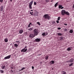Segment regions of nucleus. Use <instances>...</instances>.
I'll use <instances>...</instances> for the list:
<instances>
[{
	"label": "nucleus",
	"instance_id": "29",
	"mask_svg": "<svg viewBox=\"0 0 74 74\" xmlns=\"http://www.w3.org/2000/svg\"><path fill=\"white\" fill-rule=\"evenodd\" d=\"M30 14H31V15H33V12H30Z\"/></svg>",
	"mask_w": 74,
	"mask_h": 74
},
{
	"label": "nucleus",
	"instance_id": "38",
	"mask_svg": "<svg viewBox=\"0 0 74 74\" xmlns=\"http://www.w3.org/2000/svg\"><path fill=\"white\" fill-rule=\"evenodd\" d=\"M25 68H23L21 69V70H24L25 69Z\"/></svg>",
	"mask_w": 74,
	"mask_h": 74
},
{
	"label": "nucleus",
	"instance_id": "4",
	"mask_svg": "<svg viewBox=\"0 0 74 74\" xmlns=\"http://www.w3.org/2000/svg\"><path fill=\"white\" fill-rule=\"evenodd\" d=\"M66 10H62L61 11V14L62 15H64L66 14Z\"/></svg>",
	"mask_w": 74,
	"mask_h": 74
},
{
	"label": "nucleus",
	"instance_id": "19",
	"mask_svg": "<svg viewBox=\"0 0 74 74\" xmlns=\"http://www.w3.org/2000/svg\"><path fill=\"white\" fill-rule=\"evenodd\" d=\"M58 2H57L55 4L54 6L55 7H57V5H58Z\"/></svg>",
	"mask_w": 74,
	"mask_h": 74
},
{
	"label": "nucleus",
	"instance_id": "51",
	"mask_svg": "<svg viewBox=\"0 0 74 74\" xmlns=\"http://www.w3.org/2000/svg\"><path fill=\"white\" fill-rule=\"evenodd\" d=\"M53 2V0H52L51 1V2Z\"/></svg>",
	"mask_w": 74,
	"mask_h": 74
},
{
	"label": "nucleus",
	"instance_id": "16",
	"mask_svg": "<svg viewBox=\"0 0 74 74\" xmlns=\"http://www.w3.org/2000/svg\"><path fill=\"white\" fill-rule=\"evenodd\" d=\"M1 68L2 69H5V65H3L1 66Z\"/></svg>",
	"mask_w": 74,
	"mask_h": 74
},
{
	"label": "nucleus",
	"instance_id": "34",
	"mask_svg": "<svg viewBox=\"0 0 74 74\" xmlns=\"http://www.w3.org/2000/svg\"><path fill=\"white\" fill-rule=\"evenodd\" d=\"M34 5H36L37 4V3L36 2H34Z\"/></svg>",
	"mask_w": 74,
	"mask_h": 74
},
{
	"label": "nucleus",
	"instance_id": "50",
	"mask_svg": "<svg viewBox=\"0 0 74 74\" xmlns=\"http://www.w3.org/2000/svg\"><path fill=\"white\" fill-rule=\"evenodd\" d=\"M33 10H30V11H33Z\"/></svg>",
	"mask_w": 74,
	"mask_h": 74
},
{
	"label": "nucleus",
	"instance_id": "12",
	"mask_svg": "<svg viewBox=\"0 0 74 74\" xmlns=\"http://www.w3.org/2000/svg\"><path fill=\"white\" fill-rule=\"evenodd\" d=\"M60 41H62L63 40V37L62 36H60Z\"/></svg>",
	"mask_w": 74,
	"mask_h": 74
},
{
	"label": "nucleus",
	"instance_id": "8",
	"mask_svg": "<svg viewBox=\"0 0 74 74\" xmlns=\"http://www.w3.org/2000/svg\"><path fill=\"white\" fill-rule=\"evenodd\" d=\"M73 60H74V59L73 58H71L69 61V62L70 63H72V62H73Z\"/></svg>",
	"mask_w": 74,
	"mask_h": 74
},
{
	"label": "nucleus",
	"instance_id": "22",
	"mask_svg": "<svg viewBox=\"0 0 74 74\" xmlns=\"http://www.w3.org/2000/svg\"><path fill=\"white\" fill-rule=\"evenodd\" d=\"M14 46L15 47H18V45H17V44H14Z\"/></svg>",
	"mask_w": 74,
	"mask_h": 74
},
{
	"label": "nucleus",
	"instance_id": "28",
	"mask_svg": "<svg viewBox=\"0 0 74 74\" xmlns=\"http://www.w3.org/2000/svg\"><path fill=\"white\" fill-rule=\"evenodd\" d=\"M60 19V17H58L57 19L58 21H59Z\"/></svg>",
	"mask_w": 74,
	"mask_h": 74
},
{
	"label": "nucleus",
	"instance_id": "20",
	"mask_svg": "<svg viewBox=\"0 0 74 74\" xmlns=\"http://www.w3.org/2000/svg\"><path fill=\"white\" fill-rule=\"evenodd\" d=\"M32 25V23H29V25L28 26V27H30V25Z\"/></svg>",
	"mask_w": 74,
	"mask_h": 74
},
{
	"label": "nucleus",
	"instance_id": "26",
	"mask_svg": "<svg viewBox=\"0 0 74 74\" xmlns=\"http://www.w3.org/2000/svg\"><path fill=\"white\" fill-rule=\"evenodd\" d=\"M3 7H1V11H3Z\"/></svg>",
	"mask_w": 74,
	"mask_h": 74
},
{
	"label": "nucleus",
	"instance_id": "30",
	"mask_svg": "<svg viewBox=\"0 0 74 74\" xmlns=\"http://www.w3.org/2000/svg\"><path fill=\"white\" fill-rule=\"evenodd\" d=\"M73 63L71 64H70L69 65V67L71 66H72V65H73Z\"/></svg>",
	"mask_w": 74,
	"mask_h": 74
},
{
	"label": "nucleus",
	"instance_id": "36",
	"mask_svg": "<svg viewBox=\"0 0 74 74\" xmlns=\"http://www.w3.org/2000/svg\"><path fill=\"white\" fill-rule=\"evenodd\" d=\"M52 23H53V24H55V21H53L52 22Z\"/></svg>",
	"mask_w": 74,
	"mask_h": 74
},
{
	"label": "nucleus",
	"instance_id": "37",
	"mask_svg": "<svg viewBox=\"0 0 74 74\" xmlns=\"http://www.w3.org/2000/svg\"><path fill=\"white\" fill-rule=\"evenodd\" d=\"M58 30H60L61 29V28L60 27H58Z\"/></svg>",
	"mask_w": 74,
	"mask_h": 74
},
{
	"label": "nucleus",
	"instance_id": "41",
	"mask_svg": "<svg viewBox=\"0 0 74 74\" xmlns=\"http://www.w3.org/2000/svg\"><path fill=\"white\" fill-rule=\"evenodd\" d=\"M64 31L66 32V31H67V29H64Z\"/></svg>",
	"mask_w": 74,
	"mask_h": 74
},
{
	"label": "nucleus",
	"instance_id": "32",
	"mask_svg": "<svg viewBox=\"0 0 74 74\" xmlns=\"http://www.w3.org/2000/svg\"><path fill=\"white\" fill-rule=\"evenodd\" d=\"M16 42H18V45H19V44H20V42H19V41H16Z\"/></svg>",
	"mask_w": 74,
	"mask_h": 74
},
{
	"label": "nucleus",
	"instance_id": "46",
	"mask_svg": "<svg viewBox=\"0 0 74 74\" xmlns=\"http://www.w3.org/2000/svg\"><path fill=\"white\" fill-rule=\"evenodd\" d=\"M64 7H61V9H63V8H64Z\"/></svg>",
	"mask_w": 74,
	"mask_h": 74
},
{
	"label": "nucleus",
	"instance_id": "10",
	"mask_svg": "<svg viewBox=\"0 0 74 74\" xmlns=\"http://www.w3.org/2000/svg\"><path fill=\"white\" fill-rule=\"evenodd\" d=\"M65 15H68V16H69L70 15V13L68 12H65Z\"/></svg>",
	"mask_w": 74,
	"mask_h": 74
},
{
	"label": "nucleus",
	"instance_id": "39",
	"mask_svg": "<svg viewBox=\"0 0 74 74\" xmlns=\"http://www.w3.org/2000/svg\"><path fill=\"white\" fill-rule=\"evenodd\" d=\"M48 34V33L46 32L45 33V36H46Z\"/></svg>",
	"mask_w": 74,
	"mask_h": 74
},
{
	"label": "nucleus",
	"instance_id": "35",
	"mask_svg": "<svg viewBox=\"0 0 74 74\" xmlns=\"http://www.w3.org/2000/svg\"><path fill=\"white\" fill-rule=\"evenodd\" d=\"M3 0H0V2H1V3H3Z\"/></svg>",
	"mask_w": 74,
	"mask_h": 74
},
{
	"label": "nucleus",
	"instance_id": "3",
	"mask_svg": "<svg viewBox=\"0 0 74 74\" xmlns=\"http://www.w3.org/2000/svg\"><path fill=\"white\" fill-rule=\"evenodd\" d=\"M33 1H31L29 3V7L30 9H32V4H33Z\"/></svg>",
	"mask_w": 74,
	"mask_h": 74
},
{
	"label": "nucleus",
	"instance_id": "42",
	"mask_svg": "<svg viewBox=\"0 0 74 74\" xmlns=\"http://www.w3.org/2000/svg\"><path fill=\"white\" fill-rule=\"evenodd\" d=\"M11 71L12 73H13V72H14V71H13L11 69Z\"/></svg>",
	"mask_w": 74,
	"mask_h": 74
},
{
	"label": "nucleus",
	"instance_id": "14",
	"mask_svg": "<svg viewBox=\"0 0 74 74\" xmlns=\"http://www.w3.org/2000/svg\"><path fill=\"white\" fill-rule=\"evenodd\" d=\"M58 36H61L63 35V34L62 33H58L57 34Z\"/></svg>",
	"mask_w": 74,
	"mask_h": 74
},
{
	"label": "nucleus",
	"instance_id": "17",
	"mask_svg": "<svg viewBox=\"0 0 74 74\" xmlns=\"http://www.w3.org/2000/svg\"><path fill=\"white\" fill-rule=\"evenodd\" d=\"M33 27H32V28H30L29 29H28V30L29 31H32V30H33Z\"/></svg>",
	"mask_w": 74,
	"mask_h": 74
},
{
	"label": "nucleus",
	"instance_id": "7",
	"mask_svg": "<svg viewBox=\"0 0 74 74\" xmlns=\"http://www.w3.org/2000/svg\"><path fill=\"white\" fill-rule=\"evenodd\" d=\"M41 39L40 38H37L35 39V41L36 42H39L40 41Z\"/></svg>",
	"mask_w": 74,
	"mask_h": 74
},
{
	"label": "nucleus",
	"instance_id": "18",
	"mask_svg": "<svg viewBox=\"0 0 74 74\" xmlns=\"http://www.w3.org/2000/svg\"><path fill=\"white\" fill-rule=\"evenodd\" d=\"M5 42H8V39L7 38L5 39Z\"/></svg>",
	"mask_w": 74,
	"mask_h": 74
},
{
	"label": "nucleus",
	"instance_id": "2",
	"mask_svg": "<svg viewBox=\"0 0 74 74\" xmlns=\"http://www.w3.org/2000/svg\"><path fill=\"white\" fill-rule=\"evenodd\" d=\"M33 32L34 34V36H37L38 34V30L37 29H35L34 30Z\"/></svg>",
	"mask_w": 74,
	"mask_h": 74
},
{
	"label": "nucleus",
	"instance_id": "1",
	"mask_svg": "<svg viewBox=\"0 0 74 74\" xmlns=\"http://www.w3.org/2000/svg\"><path fill=\"white\" fill-rule=\"evenodd\" d=\"M43 17H44L45 19L49 20L51 18V16H50L48 14H46L43 16Z\"/></svg>",
	"mask_w": 74,
	"mask_h": 74
},
{
	"label": "nucleus",
	"instance_id": "48",
	"mask_svg": "<svg viewBox=\"0 0 74 74\" xmlns=\"http://www.w3.org/2000/svg\"><path fill=\"white\" fill-rule=\"evenodd\" d=\"M10 69H14V68H13V67H12L10 68Z\"/></svg>",
	"mask_w": 74,
	"mask_h": 74
},
{
	"label": "nucleus",
	"instance_id": "27",
	"mask_svg": "<svg viewBox=\"0 0 74 74\" xmlns=\"http://www.w3.org/2000/svg\"><path fill=\"white\" fill-rule=\"evenodd\" d=\"M58 7H59V8H61L62 7V5H59Z\"/></svg>",
	"mask_w": 74,
	"mask_h": 74
},
{
	"label": "nucleus",
	"instance_id": "52",
	"mask_svg": "<svg viewBox=\"0 0 74 74\" xmlns=\"http://www.w3.org/2000/svg\"><path fill=\"white\" fill-rule=\"evenodd\" d=\"M19 71H22V69H21V70H20Z\"/></svg>",
	"mask_w": 74,
	"mask_h": 74
},
{
	"label": "nucleus",
	"instance_id": "43",
	"mask_svg": "<svg viewBox=\"0 0 74 74\" xmlns=\"http://www.w3.org/2000/svg\"><path fill=\"white\" fill-rule=\"evenodd\" d=\"M64 25H65L66 26H67V24L66 23L64 24Z\"/></svg>",
	"mask_w": 74,
	"mask_h": 74
},
{
	"label": "nucleus",
	"instance_id": "9",
	"mask_svg": "<svg viewBox=\"0 0 74 74\" xmlns=\"http://www.w3.org/2000/svg\"><path fill=\"white\" fill-rule=\"evenodd\" d=\"M23 32V29H21L19 31V33L20 34H21V33H22Z\"/></svg>",
	"mask_w": 74,
	"mask_h": 74
},
{
	"label": "nucleus",
	"instance_id": "40",
	"mask_svg": "<svg viewBox=\"0 0 74 74\" xmlns=\"http://www.w3.org/2000/svg\"><path fill=\"white\" fill-rule=\"evenodd\" d=\"M56 22L57 23H59V21L58 20V21H56Z\"/></svg>",
	"mask_w": 74,
	"mask_h": 74
},
{
	"label": "nucleus",
	"instance_id": "47",
	"mask_svg": "<svg viewBox=\"0 0 74 74\" xmlns=\"http://www.w3.org/2000/svg\"><path fill=\"white\" fill-rule=\"evenodd\" d=\"M27 48V47L25 46V48H25V49H27V48Z\"/></svg>",
	"mask_w": 74,
	"mask_h": 74
},
{
	"label": "nucleus",
	"instance_id": "45",
	"mask_svg": "<svg viewBox=\"0 0 74 74\" xmlns=\"http://www.w3.org/2000/svg\"><path fill=\"white\" fill-rule=\"evenodd\" d=\"M66 72H64V73H63V74H66Z\"/></svg>",
	"mask_w": 74,
	"mask_h": 74
},
{
	"label": "nucleus",
	"instance_id": "11",
	"mask_svg": "<svg viewBox=\"0 0 74 74\" xmlns=\"http://www.w3.org/2000/svg\"><path fill=\"white\" fill-rule=\"evenodd\" d=\"M33 36V34H31L29 35V37H30V38H31V37L32 38H33V37H35V36Z\"/></svg>",
	"mask_w": 74,
	"mask_h": 74
},
{
	"label": "nucleus",
	"instance_id": "44",
	"mask_svg": "<svg viewBox=\"0 0 74 74\" xmlns=\"http://www.w3.org/2000/svg\"><path fill=\"white\" fill-rule=\"evenodd\" d=\"M32 69H33H33H34V66H32Z\"/></svg>",
	"mask_w": 74,
	"mask_h": 74
},
{
	"label": "nucleus",
	"instance_id": "21",
	"mask_svg": "<svg viewBox=\"0 0 74 74\" xmlns=\"http://www.w3.org/2000/svg\"><path fill=\"white\" fill-rule=\"evenodd\" d=\"M69 33H73V30H70L69 31Z\"/></svg>",
	"mask_w": 74,
	"mask_h": 74
},
{
	"label": "nucleus",
	"instance_id": "6",
	"mask_svg": "<svg viewBox=\"0 0 74 74\" xmlns=\"http://www.w3.org/2000/svg\"><path fill=\"white\" fill-rule=\"evenodd\" d=\"M11 56L10 55L8 56L5 57L4 59L5 60H6V59H10V58H11Z\"/></svg>",
	"mask_w": 74,
	"mask_h": 74
},
{
	"label": "nucleus",
	"instance_id": "24",
	"mask_svg": "<svg viewBox=\"0 0 74 74\" xmlns=\"http://www.w3.org/2000/svg\"><path fill=\"white\" fill-rule=\"evenodd\" d=\"M67 50L69 51H71V49L70 48H68L67 49Z\"/></svg>",
	"mask_w": 74,
	"mask_h": 74
},
{
	"label": "nucleus",
	"instance_id": "31",
	"mask_svg": "<svg viewBox=\"0 0 74 74\" xmlns=\"http://www.w3.org/2000/svg\"><path fill=\"white\" fill-rule=\"evenodd\" d=\"M37 24H38L39 26H40V22H37Z\"/></svg>",
	"mask_w": 74,
	"mask_h": 74
},
{
	"label": "nucleus",
	"instance_id": "13",
	"mask_svg": "<svg viewBox=\"0 0 74 74\" xmlns=\"http://www.w3.org/2000/svg\"><path fill=\"white\" fill-rule=\"evenodd\" d=\"M48 58H49V56H45V59H46V60H47L48 59Z\"/></svg>",
	"mask_w": 74,
	"mask_h": 74
},
{
	"label": "nucleus",
	"instance_id": "25",
	"mask_svg": "<svg viewBox=\"0 0 74 74\" xmlns=\"http://www.w3.org/2000/svg\"><path fill=\"white\" fill-rule=\"evenodd\" d=\"M0 72L1 73H4V71L2 70H0Z\"/></svg>",
	"mask_w": 74,
	"mask_h": 74
},
{
	"label": "nucleus",
	"instance_id": "33",
	"mask_svg": "<svg viewBox=\"0 0 74 74\" xmlns=\"http://www.w3.org/2000/svg\"><path fill=\"white\" fill-rule=\"evenodd\" d=\"M45 1L47 3H48L49 2V0H45Z\"/></svg>",
	"mask_w": 74,
	"mask_h": 74
},
{
	"label": "nucleus",
	"instance_id": "15",
	"mask_svg": "<svg viewBox=\"0 0 74 74\" xmlns=\"http://www.w3.org/2000/svg\"><path fill=\"white\" fill-rule=\"evenodd\" d=\"M50 63L51 64H54V61L53 60L51 61Z\"/></svg>",
	"mask_w": 74,
	"mask_h": 74
},
{
	"label": "nucleus",
	"instance_id": "5",
	"mask_svg": "<svg viewBox=\"0 0 74 74\" xmlns=\"http://www.w3.org/2000/svg\"><path fill=\"white\" fill-rule=\"evenodd\" d=\"M27 49L24 48L21 50V51L23 52H25L27 51Z\"/></svg>",
	"mask_w": 74,
	"mask_h": 74
},
{
	"label": "nucleus",
	"instance_id": "49",
	"mask_svg": "<svg viewBox=\"0 0 74 74\" xmlns=\"http://www.w3.org/2000/svg\"><path fill=\"white\" fill-rule=\"evenodd\" d=\"M10 1L11 2H12V0H10Z\"/></svg>",
	"mask_w": 74,
	"mask_h": 74
},
{
	"label": "nucleus",
	"instance_id": "53",
	"mask_svg": "<svg viewBox=\"0 0 74 74\" xmlns=\"http://www.w3.org/2000/svg\"><path fill=\"white\" fill-rule=\"evenodd\" d=\"M18 74H20L19 73Z\"/></svg>",
	"mask_w": 74,
	"mask_h": 74
},
{
	"label": "nucleus",
	"instance_id": "23",
	"mask_svg": "<svg viewBox=\"0 0 74 74\" xmlns=\"http://www.w3.org/2000/svg\"><path fill=\"white\" fill-rule=\"evenodd\" d=\"M42 36H45V33H43L42 34Z\"/></svg>",
	"mask_w": 74,
	"mask_h": 74
}]
</instances>
